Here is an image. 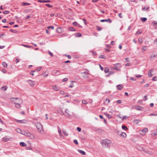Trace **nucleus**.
I'll return each mask as SVG.
<instances>
[{"label":"nucleus","instance_id":"nucleus-18","mask_svg":"<svg viewBox=\"0 0 157 157\" xmlns=\"http://www.w3.org/2000/svg\"><path fill=\"white\" fill-rule=\"evenodd\" d=\"M114 66L116 67H121V64L120 63H117L113 64Z\"/></svg>","mask_w":157,"mask_h":157},{"label":"nucleus","instance_id":"nucleus-11","mask_svg":"<svg viewBox=\"0 0 157 157\" xmlns=\"http://www.w3.org/2000/svg\"><path fill=\"white\" fill-rule=\"evenodd\" d=\"M58 112L59 113L62 115H64V110L62 109H59L58 110Z\"/></svg>","mask_w":157,"mask_h":157},{"label":"nucleus","instance_id":"nucleus-16","mask_svg":"<svg viewBox=\"0 0 157 157\" xmlns=\"http://www.w3.org/2000/svg\"><path fill=\"white\" fill-rule=\"evenodd\" d=\"M134 107L135 108V109L138 110H142L141 107L140 106H134Z\"/></svg>","mask_w":157,"mask_h":157},{"label":"nucleus","instance_id":"nucleus-24","mask_svg":"<svg viewBox=\"0 0 157 157\" xmlns=\"http://www.w3.org/2000/svg\"><path fill=\"white\" fill-rule=\"evenodd\" d=\"M147 47V46H144L142 48V52H144L147 50V49L146 48Z\"/></svg>","mask_w":157,"mask_h":157},{"label":"nucleus","instance_id":"nucleus-61","mask_svg":"<svg viewBox=\"0 0 157 157\" xmlns=\"http://www.w3.org/2000/svg\"><path fill=\"white\" fill-rule=\"evenodd\" d=\"M77 130H78V131L79 132H81V129L79 127H77Z\"/></svg>","mask_w":157,"mask_h":157},{"label":"nucleus","instance_id":"nucleus-51","mask_svg":"<svg viewBox=\"0 0 157 157\" xmlns=\"http://www.w3.org/2000/svg\"><path fill=\"white\" fill-rule=\"evenodd\" d=\"M20 104L15 105V107L17 108H20Z\"/></svg>","mask_w":157,"mask_h":157},{"label":"nucleus","instance_id":"nucleus-56","mask_svg":"<svg viewBox=\"0 0 157 157\" xmlns=\"http://www.w3.org/2000/svg\"><path fill=\"white\" fill-rule=\"evenodd\" d=\"M122 101L121 100H118L116 102L117 103H118L119 104H120L121 103Z\"/></svg>","mask_w":157,"mask_h":157},{"label":"nucleus","instance_id":"nucleus-31","mask_svg":"<svg viewBox=\"0 0 157 157\" xmlns=\"http://www.w3.org/2000/svg\"><path fill=\"white\" fill-rule=\"evenodd\" d=\"M58 132L59 135L61 134V131L60 128L59 127H58Z\"/></svg>","mask_w":157,"mask_h":157},{"label":"nucleus","instance_id":"nucleus-10","mask_svg":"<svg viewBox=\"0 0 157 157\" xmlns=\"http://www.w3.org/2000/svg\"><path fill=\"white\" fill-rule=\"evenodd\" d=\"M109 21V23H111L112 22V20L110 18H108V19H102L100 20V21L101 22H108Z\"/></svg>","mask_w":157,"mask_h":157},{"label":"nucleus","instance_id":"nucleus-2","mask_svg":"<svg viewBox=\"0 0 157 157\" xmlns=\"http://www.w3.org/2000/svg\"><path fill=\"white\" fill-rule=\"evenodd\" d=\"M21 134L29 137L31 139H33L35 138L34 135L28 131H23L22 132Z\"/></svg>","mask_w":157,"mask_h":157},{"label":"nucleus","instance_id":"nucleus-42","mask_svg":"<svg viewBox=\"0 0 157 157\" xmlns=\"http://www.w3.org/2000/svg\"><path fill=\"white\" fill-rule=\"evenodd\" d=\"M10 31L14 33H16L17 32V31L16 30H13L12 29H10Z\"/></svg>","mask_w":157,"mask_h":157},{"label":"nucleus","instance_id":"nucleus-23","mask_svg":"<svg viewBox=\"0 0 157 157\" xmlns=\"http://www.w3.org/2000/svg\"><path fill=\"white\" fill-rule=\"evenodd\" d=\"M153 69H151L148 72V75L149 77H151L152 76V74H151V72H152V71H153Z\"/></svg>","mask_w":157,"mask_h":157},{"label":"nucleus","instance_id":"nucleus-26","mask_svg":"<svg viewBox=\"0 0 157 157\" xmlns=\"http://www.w3.org/2000/svg\"><path fill=\"white\" fill-rule=\"evenodd\" d=\"M78 151L80 153L83 155H85L86 154L85 151H83L81 150H78Z\"/></svg>","mask_w":157,"mask_h":157},{"label":"nucleus","instance_id":"nucleus-38","mask_svg":"<svg viewBox=\"0 0 157 157\" xmlns=\"http://www.w3.org/2000/svg\"><path fill=\"white\" fill-rule=\"evenodd\" d=\"M122 128L123 129H124L125 130H126L128 129L127 127L124 125H122Z\"/></svg>","mask_w":157,"mask_h":157},{"label":"nucleus","instance_id":"nucleus-44","mask_svg":"<svg viewBox=\"0 0 157 157\" xmlns=\"http://www.w3.org/2000/svg\"><path fill=\"white\" fill-rule=\"evenodd\" d=\"M153 81H156L157 80V77L155 76L152 79Z\"/></svg>","mask_w":157,"mask_h":157},{"label":"nucleus","instance_id":"nucleus-58","mask_svg":"<svg viewBox=\"0 0 157 157\" xmlns=\"http://www.w3.org/2000/svg\"><path fill=\"white\" fill-rule=\"evenodd\" d=\"M65 56H67L69 59H70L71 58V56L70 55H67L66 54V55H65Z\"/></svg>","mask_w":157,"mask_h":157},{"label":"nucleus","instance_id":"nucleus-29","mask_svg":"<svg viewBox=\"0 0 157 157\" xmlns=\"http://www.w3.org/2000/svg\"><path fill=\"white\" fill-rule=\"evenodd\" d=\"M2 65L3 67L5 68H7V64L5 62H3L2 63Z\"/></svg>","mask_w":157,"mask_h":157},{"label":"nucleus","instance_id":"nucleus-50","mask_svg":"<svg viewBox=\"0 0 157 157\" xmlns=\"http://www.w3.org/2000/svg\"><path fill=\"white\" fill-rule=\"evenodd\" d=\"M149 86V84L148 83H147L144 85V87L145 88L148 87Z\"/></svg>","mask_w":157,"mask_h":157},{"label":"nucleus","instance_id":"nucleus-62","mask_svg":"<svg viewBox=\"0 0 157 157\" xmlns=\"http://www.w3.org/2000/svg\"><path fill=\"white\" fill-rule=\"evenodd\" d=\"M82 20L84 21V23L85 24V25H86L87 24L86 23V20L84 19V18H83Z\"/></svg>","mask_w":157,"mask_h":157},{"label":"nucleus","instance_id":"nucleus-53","mask_svg":"<svg viewBox=\"0 0 157 157\" xmlns=\"http://www.w3.org/2000/svg\"><path fill=\"white\" fill-rule=\"evenodd\" d=\"M50 0H43V2L46 3V2H50Z\"/></svg>","mask_w":157,"mask_h":157},{"label":"nucleus","instance_id":"nucleus-40","mask_svg":"<svg viewBox=\"0 0 157 157\" xmlns=\"http://www.w3.org/2000/svg\"><path fill=\"white\" fill-rule=\"evenodd\" d=\"M3 13L4 14H8L10 13V12L8 10H5L3 12Z\"/></svg>","mask_w":157,"mask_h":157},{"label":"nucleus","instance_id":"nucleus-19","mask_svg":"<svg viewBox=\"0 0 157 157\" xmlns=\"http://www.w3.org/2000/svg\"><path fill=\"white\" fill-rule=\"evenodd\" d=\"M121 136L123 137L124 138H125L127 136L126 134L124 132H122L120 134Z\"/></svg>","mask_w":157,"mask_h":157},{"label":"nucleus","instance_id":"nucleus-7","mask_svg":"<svg viewBox=\"0 0 157 157\" xmlns=\"http://www.w3.org/2000/svg\"><path fill=\"white\" fill-rule=\"evenodd\" d=\"M27 82L32 87L34 86L35 85V82L32 80H27Z\"/></svg>","mask_w":157,"mask_h":157},{"label":"nucleus","instance_id":"nucleus-1","mask_svg":"<svg viewBox=\"0 0 157 157\" xmlns=\"http://www.w3.org/2000/svg\"><path fill=\"white\" fill-rule=\"evenodd\" d=\"M111 142V140L106 139L102 140L101 144L103 147L106 148L108 147L109 145Z\"/></svg>","mask_w":157,"mask_h":157},{"label":"nucleus","instance_id":"nucleus-28","mask_svg":"<svg viewBox=\"0 0 157 157\" xmlns=\"http://www.w3.org/2000/svg\"><path fill=\"white\" fill-rule=\"evenodd\" d=\"M109 71V69L108 67H106L105 69L104 72L105 73H107Z\"/></svg>","mask_w":157,"mask_h":157},{"label":"nucleus","instance_id":"nucleus-59","mask_svg":"<svg viewBox=\"0 0 157 157\" xmlns=\"http://www.w3.org/2000/svg\"><path fill=\"white\" fill-rule=\"evenodd\" d=\"M131 65V64L129 63H127L125 64V66L126 67H127L128 66H129Z\"/></svg>","mask_w":157,"mask_h":157},{"label":"nucleus","instance_id":"nucleus-57","mask_svg":"<svg viewBox=\"0 0 157 157\" xmlns=\"http://www.w3.org/2000/svg\"><path fill=\"white\" fill-rule=\"evenodd\" d=\"M142 75H136V77L137 78H141L142 77Z\"/></svg>","mask_w":157,"mask_h":157},{"label":"nucleus","instance_id":"nucleus-20","mask_svg":"<svg viewBox=\"0 0 157 157\" xmlns=\"http://www.w3.org/2000/svg\"><path fill=\"white\" fill-rule=\"evenodd\" d=\"M104 114L109 119H110L112 118V116L108 113H104Z\"/></svg>","mask_w":157,"mask_h":157},{"label":"nucleus","instance_id":"nucleus-41","mask_svg":"<svg viewBox=\"0 0 157 157\" xmlns=\"http://www.w3.org/2000/svg\"><path fill=\"white\" fill-rule=\"evenodd\" d=\"M149 9V7H144L142 8V10H147Z\"/></svg>","mask_w":157,"mask_h":157},{"label":"nucleus","instance_id":"nucleus-12","mask_svg":"<svg viewBox=\"0 0 157 157\" xmlns=\"http://www.w3.org/2000/svg\"><path fill=\"white\" fill-rule=\"evenodd\" d=\"M27 121L25 120H17V122L18 123H25Z\"/></svg>","mask_w":157,"mask_h":157},{"label":"nucleus","instance_id":"nucleus-27","mask_svg":"<svg viewBox=\"0 0 157 157\" xmlns=\"http://www.w3.org/2000/svg\"><path fill=\"white\" fill-rule=\"evenodd\" d=\"M20 144L21 146L23 147H25L27 145L26 144H25L24 142H21L20 143Z\"/></svg>","mask_w":157,"mask_h":157},{"label":"nucleus","instance_id":"nucleus-14","mask_svg":"<svg viewBox=\"0 0 157 157\" xmlns=\"http://www.w3.org/2000/svg\"><path fill=\"white\" fill-rule=\"evenodd\" d=\"M52 88L55 91H58L59 89V87H58L56 85L53 86Z\"/></svg>","mask_w":157,"mask_h":157},{"label":"nucleus","instance_id":"nucleus-54","mask_svg":"<svg viewBox=\"0 0 157 157\" xmlns=\"http://www.w3.org/2000/svg\"><path fill=\"white\" fill-rule=\"evenodd\" d=\"M2 71L4 73H6V71L4 69H3L2 70Z\"/></svg>","mask_w":157,"mask_h":157},{"label":"nucleus","instance_id":"nucleus-55","mask_svg":"<svg viewBox=\"0 0 157 157\" xmlns=\"http://www.w3.org/2000/svg\"><path fill=\"white\" fill-rule=\"evenodd\" d=\"M74 142L77 145L78 144V141L77 140H74Z\"/></svg>","mask_w":157,"mask_h":157},{"label":"nucleus","instance_id":"nucleus-49","mask_svg":"<svg viewBox=\"0 0 157 157\" xmlns=\"http://www.w3.org/2000/svg\"><path fill=\"white\" fill-rule=\"evenodd\" d=\"M68 80V78H64L63 80V82H65L67 81Z\"/></svg>","mask_w":157,"mask_h":157},{"label":"nucleus","instance_id":"nucleus-63","mask_svg":"<svg viewBox=\"0 0 157 157\" xmlns=\"http://www.w3.org/2000/svg\"><path fill=\"white\" fill-rule=\"evenodd\" d=\"M99 66H100V69H101V70L102 71H103L104 70L103 67L102 66H101L100 64H99Z\"/></svg>","mask_w":157,"mask_h":157},{"label":"nucleus","instance_id":"nucleus-34","mask_svg":"<svg viewBox=\"0 0 157 157\" xmlns=\"http://www.w3.org/2000/svg\"><path fill=\"white\" fill-rule=\"evenodd\" d=\"M82 104L85 105L86 104L88 103V102L86 100H83L82 101Z\"/></svg>","mask_w":157,"mask_h":157},{"label":"nucleus","instance_id":"nucleus-47","mask_svg":"<svg viewBox=\"0 0 157 157\" xmlns=\"http://www.w3.org/2000/svg\"><path fill=\"white\" fill-rule=\"evenodd\" d=\"M47 28H48V29H49L50 28H51L52 29H54V27L53 26H48L47 27Z\"/></svg>","mask_w":157,"mask_h":157},{"label":"nucleus","instance_id":"nucleus-37","mask_svg":"<svg viewBox=\"0 0 157 157\" xmlns=\"http://www.w3.org/2000/svg\"><path fill=\"white\" fill-rule=\"evenodd\" d=\"M81 36L82 34L80 33H77L75 34V36L76 37H81Z\"/></svg>","mask_w":157,"mask_h":157},{"label":"nucleus","instance_id":"nucleus-60","mask_svg":"<svg viewBox=\"0 0 157 157\" xmlns=\"http://www.w3.org/2000/svg\"><path fill=\"white\" fill-rule=\"evenodd\" d=\"M99 58H100L105 59L104 57V56L103 55H101L99 56Z\"/></svg>","mask_w":157,"mask_h":157},{"label":"nucleus","instance_id":"nucleus-32","mask_svg":"<svg viewBox=\"0 0 157 157\" xmlns=\"http://www.w3.org/2000/svg\"><path fill=\"white\" fill-rule=\"evenodd\" d=\"M21 45L23 46H24L25 47L27 48H31L32 47V46H29V45H25V44H21Z\"/></svg>","mask_w":157,"mask_h":157},{"label":"nucleus","instance_id":"nucleus-43","mask_svg":"<svg viewBox=\"0 0 157 157\" xmlns=\"http://www.w3.org/2000/svg\"><path fill=\"white\" fill-rule=\"evenodd\" d=\"M45 6L48 7L49 8H51L52 7V6L50 5L49 4H47L45 5Z\"/></svg>","mask_w":157,"mask_h":157},{"label":"nucleus","instance_id":"nucleus-4","mask_svg":"<svg viewBox=\"0 0 157 157\" xmlns=\"http://www.w3.org/2000/svg\"><path fill=\"white\" fill-rule=\"evenodd\" d=\"M36 126L37 130L39 132H41L43 130L42 126L40 123L36 122Z\"/></svg>","mask_w":157,"mask_h":157},{"label":"nucleus","instance_id":"nucleus-25","mask_svg":"<svg viewBox=\"0 0 157 157\" xmlns=\"http://www.w3.org/2000/svg\"><path fill=\"white\" fill-rule=\"evenodd\" d=\"M7 87L6 86H2L1 88V90L3 91H6L7 89Z\"/></svg>","mask_w":157,"mask_h":157},{"label":"nucleus","instance_id":"nucleus-30","mask_svg":"<svg viewBox=\"0 0 157 157\" xmlns=\"http://www.w3.org/2000/svg\"><path fill=\"white\" fill-rule=\"evenodd\" d=\"M141 21L143 22H144L147 20V18L146 17H143L141 18Z\"/></svg>","mask_w":157,"mask_h":157},{"label":"nucleus","instance_id":"nucleus-3","mask_svg":"<svg viewBox=\"0 0 157 157\" xmlns=\"http://www.w3.org/2000/svg\"><path fill=\"white\" fill-rule=\"evenodd\" d=\"M10 100L15 105L21 104L22 102V100L20 98H12L10 99Z\"/></svg>","mask_w":157,"mask_h":157},{"label":"nucleus","instance_id":"nucleus-21","mask_svg":"<svg viewBox=\"0 0 157 157\" xmlns=\"http://www.w3.org/2000/svg\"><path fill=\"white\" fill-rule=\"evenodd\" d=\"M109 73L105 76L106 77H108L110 75H111L114 73V72L113 71H111L110 72L109 71Z\"/></svg>","mask_w":157,"mask_h":157},{"label":"nucleus","instance_id":"nucleus-48","mask_svg":"<svg viewBox=\"0 0 157 157\" xmlns=\"http://www.w3.org/2000/svg\"><path fill=\"white\" fill-rule=\"evenodd\" d=\"M153 43L155 44H157V38L155 39L153 42Z\"/></svg>","mask_w":157,"mask_h":157},{"label":"nucleus","instance_id":"nucleus-45","mask_svg":"<svg viewBox=\"0 0 157 157\" xmlns=\"http://www.w3.org/2000/svg\"><path fill=\"white\" fill-rule=\"evenodd\" d=\"M96 28H97V30H98V31H100L102 29V28L99 27L98 26H96Z\"/></svg>","mask_w":157,"mask_h":157},{"label":"nucleus","instance_id":"nucleus-22","mask_svg":"<svg viewBox=\"0 0 157 157\" xmlns=\"http://www.w3.org/2000/svg\"><path fill=\"white\" fill-rule=\"evenodd\" d=\"M56 31L57 32L59 33H60L62 32V29L60 28H58L57 29Z\"/></svg>","mask_w":157,"mask_h":157},{"label":"nucleus","instance_id":"nucleus-35","mask_svg":"<svg viewBox=\"0 0 157 157\" xmlns=\"http://www.w3.org/2000/svg\"><path fill=\"white\" fill-rule=\"evenodd\" d=\"M16 131L18 133L21 134V133H22V132H21V129L19 128H17L16 130Z\"/></svg>","mask_w":157,"mask_h":157},{"label":"nucleus","instance_id":"nucleus-52","mask_svg":"<svg viewBox=\"0 0 157 157\" xmlns=\"http://www.w3.org/2000/svg\"><path fill=\"white\" fill-rule=\"evenodd\" d=\"M138 40H139V41L140 43H141L142 42H143V41H142V38H139Z\"/></svg>","mask_w":157,"mask_h":157},{"label":"nucleus","instance_id":"nucleus-64","mask_svg":"<svg viewBox=\"0 0 157 157\" xmlns=\"http://www.w3.org/2000/svg\"><path fill=\"white\" fill-rule=\"evenodd\" d=\"M152 23L154 25H156L157 24V22L155 21H153Z\"/></svg>","mask_w":157,"mask_h":157},{"label":"nucleus","instance_id":"nucleus-6","mask_svg":"<svg viewBox=\"0 0 157 157\" xmlns=\"http://www.w3.org/2000/svg\"><path fill=\"white\" fill-rule=\"evenodd\" d=\"M52 74L53 75H58L60 74V71L54 70L52 72Z\"/></svg>","mask_w":157,"mask_h":157},{"label":"nucleus","instance_id":"nucleus-8","mask_svg":"<svg viewBox=\"0 0 157 157\" xmlns=\"http://www.w3.org/2000/svg\"><path fill=\"white\" fill-rule=\"evenodd\" d=\"M11 139V138H9L6 136L3 138V140L4 142H6L9 141Z\"/></svg>","mask_w":157,"mask_h":157},{"label":"nucleus","instance_id":"nucleus-36","mask_svg":"<svg viewBox=\"0 0 157 157\" xmlns=\"http://www.w3.org/2000/svg\"><path fill=\"white\" fill-rule=\"evenodd\" d=\"M62 132L65 136H67L68 135V133L65 131L63 130Z\"/></svg>","mask_w":157,"mask_h":157},{"label":"nucleus","instance_id":"nucleus-39","mask_svg":"<svg viewBox=\"0 0 157 157\" xmlns=\"http://www.w3.org/2000/svg\"><path fill=\"white\" fill-rule=\"evenodd\" d=\"M69 30L71 31H75V28L72 27H70L69 28Z\"/></svg>","mask_w":157,"mask_h":157},{"label":"nucleus","instance_id":"nucleus-17","mask_svg":"<svg viewBox=\"0 0 157 157\" xmlns=\"http://www.w3.org/2000/svg\"><path fill=\"white\" fill-rule=\"evenodd\" d=\"M140 121V120L139 119H136L133 121V123L136 124H137Z\"/></svg>","mask_w":157,"mask_h":157},{"label":"nucleus","instance_id":"nucleus-13","mask_svg":"<svg viewBox=\"0 0 157 157\" xmlns=\"http://www.w3.org/2000/svg\"><path fill=\"white\" fill-rule=\"evenodd\" d=\"M148 131V129L147 128H144L143 129L141 130V132L144 134L146 132H147Z\"/></svg>","mask_w":157,"mask_h":157},{"label":"nucleus","instance_id":"nucleus-46","mask_svg":"<svg viewBox=\"0 0 157 157\" xmlns=\"http://www.w3.org/2000/svg\"><path fill=\"white\" fill-rule=\"evenodd\" d=\"M41 67H40L36 69V71L38 72V71H40L41 70Z\"/></svg>","mask_w":157,"mask_h":157},{"label":"nucleus","instance_id":"nucleus-9","mask_svg":"<svg viewBox=\"0 0 157 157\" xmlns=\"http://www.w3.org/2000/svg\"><path fill=\"white\" fill-rule=\"evenodd\" d=\"M116 87L118 90H120L123 88V86L122 84H120L117 85Z\"/></svg>","mask_w":157,"mask_h":157},{"label":"nucleus","instance_id":"nucleus-5","mask_svg":"<svg viewBox=\"0 0 157 157\" xmlns=\"http://www.w3.org/2000/svg\"><path fill=\"white\" fill-rule=\"evenodd\" d=\"M64 115L68 117H70L71 115L70 114V112L67 109H66L64 110Z\"/></svg>","mask_w":157,"mask_h":157},{"label":"nucleus","instance_id":"nucleus-15","mask_svg":"<svg viewBox=\"0 0 157 157\" xmlns=\"http://www.w3.org/2000/svg\"><path fill=\"white\" fill-rule=\"evenodd\" d=\"M157 56V54H152L150 57V59H152L154 58L155 57Z\"/></svg>","mask_w":157,"mask_h":157},{"label":"nucleus","instance_id":"nucleus-33","mask_svg":"<svg viewBox=\"0 0 157 157\" xmlns=\"http://www.w3.org/2000/svg\"><path fill=\"white\" fill-rule=\"evenodd\" d=\"M23 6H28L30 5V4L29 3L23 2L22 3Z\"/></svg>","mask_w":157,"mask_h":157}]
</instances>
